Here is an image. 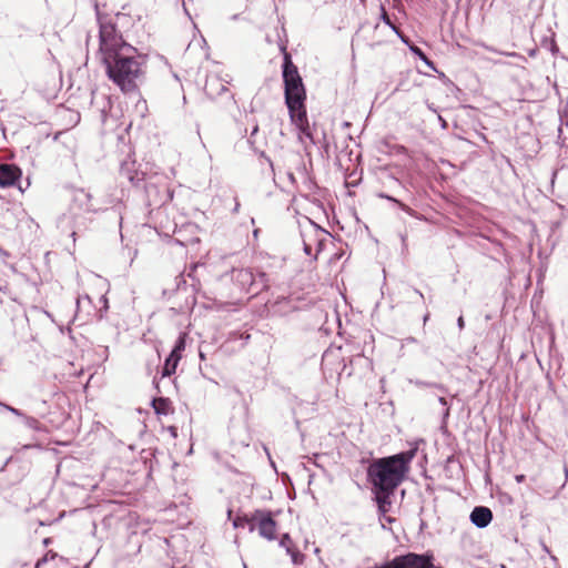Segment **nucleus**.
<instances>
[{"mask_svg": "<svg viewBox=\"0 0 568 568\" xmlns=\"http://www.w3.org/2000/svg\"><path fill=\"white\" fill-rule=\"evenodd\" d=\"M99 38V53L108 77L123 92L134 91L144 73L136 49L126 43L110 22L100 24Z\"/></svg>", "mask_w": 568, "mask_h": 568, "instance_id": "1", "label": "nucleus"}, {"mask_svg": "<svg viewBox=\"0 0 568 568\" xmlns=\"http://www.w3.org/2000/svg\"><path fill=\"white\" fill-rule=\"evenodd\" d=\"M416 449L373 459L367 467V481L372 485L377 504L386 503L403 483Z\"/></svg>", "mask_w": 568, "mask_h": 568, "instance_id": "2", "label": "nucleus"}, {"mask_svg": "<svg viewBox=\"0 0 568 568\" xmlns=\"http://www.w3.org/2000/svg\"><path fill=\"white\" fill-rule=\"evenodd\" d=\"M283 81L285 88V103L290 111L292 121L298 125L307 122L305 110V88L297 68L292 62L288 54H285L283 63Z\"/></svg>", "mask_w": 568, "mask_h": 568, "instance_id": "3", "label": "nucleus"}, {"mask_svg": "<svg viewBox=\"0 0 568 568\" xmlns=\"http://www.w3.org/2000/svg\"><path fill=\"white\" fill-rule=\"evenodd\" d=\"M432 554L407 552L396 556L382 565V568H434Z\"/></svg>", "mask_w": 568, "mask_h": 568, "instance_id": "4", "label": "nucleus"}, {"mask_svg": "<svg viewBox=\"0 0 568 568\" xmlns=\"http://www.w3.org/2000/svg\"><path fill=\"white\" fill-rule=\"evenodd\" d=\"M251 520H255L250 526V531L257 529L258 535L266 540L276 539L277 524L273 519L271 511L257 509L251 515Z\"/></svg>", "mask_w": 568, "mask_h": 568, "instance_id": "5", "label": "nucleus"}, {"mask_svg": "<svg viewBox=\"0 0 568 568\" xmlns=\"http://www.w3.org/2000/svg\"><path fill=\"white\" fill-rule=\"evenodd\" d=\"M229 81L221 79L216 74H209L205 81V93L214 99L227 91Z\"/></svg>", "mask_w": 568, "mask_h": 568, "instance_id": "6", "label": "nucleus"}, {"mask_svg": "<svg viewBox=\"0 0 568 568\" xmlns=\"http://www.w3.org/2000/svg\"><path fill=\"white\" fill-rule=\"evenodd\" d=\"M73 205L85 212H97L100 210L94 203L92 195L83 189L75 190L72 196Z\"/></svg>", "mask_w": 568, "mask_h": 568, "instance_id": "7", "label": "nucleus"}, {"mask_svg": "<svg viewBox=\"0 0 568 568\" xmlns=\"http://www.w3.org/2000/svg\"><path fill=\"white\" fill-rule=\"evenodd\" d=\"M21 175L19 168L11 164H0V186L13 185Z\"/></svg>", "mask_w": 568, "mask_h": 568, "instance_id": "8", "label": "nucleus"}, {"mask_svg": "<svg viewBox=\"0 0 568 568\" xmlns=\"http://www.w3.org/2000/svg\"><path fill=\"white\" fill-rule=\"evenodd\" d=\"M493 519V513L489 508L477 506L470 513V521L478 528L487 527Z\"/></svg>", "mask_w": 568, "mask_h": 568, "instance_id": "9", "label": "nucleus"}, {"mask_svg": "<svg viewBox=\"0 0 568 568\" xmlns=\"http://www.w3.org/2000/svg\"><path fill=\"white\" fill-rule=\"evenodd\" d=\"M234 281L247 293H251L252 286H254V274L248 268H241L233 271Z\"/></svg>", "mask_w": 568, "mask_h": 568, "instance_id": "10", "label": "nucleus"}, {"mask_svg": "<svg viewBox=\"0 0 568 568\" xmlns=\"http://www.w3.org/2000/svg\"><path fill=\"white\" fill-rule=\"evenodd\" d=\"M180 359H181V356H176L175 354H170L163 365L162 376L165 377V376H171L172 374H174Z\"/></svg>", "mask_w": 568, "mask_h": 568, "instance_id": "11", "label": "nucleus"}, {"mask_svg": "<svg viewBox=\"0 0 568 568\" xmlns=\"http://www.w3.org/2000/svg\"><path fill=\"white\" fill-rule=\"evenodd\" d=\"M268 287V278L267 275L263 272L254 275V286H252L251 293L258 294L260 292L266 290Z\"/></svg>", "mask_w": 568, "mask_h": 568, "instance_id": "12", "label": "nucleus"}, {"mask_svg": "<svg viewBox=\"0 0 568 568\" xmlns=\"http://www.w3.org/2000/svg\"><path fill=\"white\" fill-rule=\"evenodd\" d=\"M286 554L290 555L294 565H302L305 556L294 546L285 549Z\"/></svg>", "mask_w": 568, "mask_h": 568, "instance_id": "13", "label": "nucleus"}, {"mask_svg": "<svg viewBox=\"0 0 568 568\" xmlns=\"http://www.w3.org/2000/svg\"><path fill=\"white\" fill-rule=\"evenodd\" d=\"M255 520H251V516H247V515H244V516H237L234 520H233V526L234 528H244L245 526H247L250 528V526L252 524H254Z\"/></svg>", "mask_w": 568, "mask_h": 568, "instance_id": "14", "label": "nucleus"}, {"mask_svg": "<svg viewBox=\"0 0 568 568\" xmlns=\"http://www.w3.org/2000/svg\"><path fill=\"white\" fill-rule=\"evenodd\" d=\"M168 399L163 397L153 399V407L158 414H165V407L168 406Z\"/></svg>", "mask_w": 568, "mask_h": 568, "instance_id": "15", "label": "nucleus"}, {"mask_svg": "<svg viewBox=\"0 0 568 568\" xmlns=\"http://www.w3.org/2000/svg\"><path fill=\"white\" fill-rule=\"evenodd\" d=\"M185 348V337L184 335L179 336L178 341L175 342L174 348L172 349L171 354H175L176 356H181L182 351Z\"/></svg>", "mask_w": 568, "mask_h": 568, "instance_id": "16", "label": "nucleus"}, {"mask_svg": "<svg viewBox=\"0 0 568 568\" xmlns=\"http://www.w3.org/2000/svg\"><path fill=\"white\" fill-rule=\"evenodd\" d=\"M382 197H385L394 203H396L404 212H406L407 214L414 216L415 215V212L413 209H410L409 206H407L406 204L402 203L400 201L392 197V196H388V195H382Z\"/></svg>", "mask_w": 568, "mask_h": 568, "instance_id": "17", "label": "nucleus"}, {"mask_svg": "<svg viewBox=\"0 0 568 568\" xmlns=\"http://www.w3.org/2000/svg\"><path fill=\"white\" fill-rule=\"evenodd\" d=\"M24 425L30 429H39L40 428V422L31 416H23Z\"/></svg>", "mask_w": 568, "mask_h": 568, "instance_id": "18", "label": "nucleus"}, {"mask_svg": "<svg viewBox=\"0 0 568 568\" xmlns=\"http://www.w3.org/2000/svg\"><path fill=\"white\" fill-rule=\"evenodd\" d=\"M280 546L284 549L288 548V547H292L294 546V542L290 536V534H284L282 535L281 539H280Z\"/></svg>", "mask_w": 568, "mask_h": 568, "instance_id": "19", "label": "nucleus"}, {"mask_svg": "<svg viewBox=\"0 0 568 568\" xmlns=\"http://www.w3.org/2000/svg\"><path fill=\"white\" fill-rule=\"evenodd\" d=\"M414 384L418 387H437L439 389H442L443 387L436 383H427V382H423V381H416L414 382Z\"/></svg>", "mask_w": 568, "mask_h": 568, "instance_id": "20", "label": "nucleus"}, {"mask_svg": "<svg viewBox=\"0 0 568 568\" xmlns=\"http://www.w3.org/2000/svg\"><path fill=\"white\" fill-rule=\"evenodd\" d=\"M0 405L3 406L10 413L14 414L16 416H19V417H23L24 416V414L21 410L17 409V408H14L12 406L4 405V404H1V403H0Z\"/></svg>", "mask_w": 568, "mask_h": 568, "instance_id": "21", "label": "nucleus"}, {"mask_svg": "<svg viewBox=\"0 0 568 568\" xmlns=\"http://www.w3.org/2000/svg\"><path fill=\"white\" fill-rule=\"evenodd\" d=\"M84 301H85V302H88V303H91V298H90V296H89V295H84L83 297H79V298L77 300V308H78V312L80 311L81 305H82V303H83Z\"/></svg>", "mask_w": 568, "mask_h": 568, "instance_id": "22", "label": "nucleus"}, {"mask_svg": "<svg viewBox=\"0 0 568 568\" xmlns=\"http://www.w3.org/2000/svg\"><path fill=\"white\" fill-rule=\"evenodd\" d=\"M438 402L442 406H445L446 409H445V413H444V416H448L449 415V408L447 407L448 403H447V399L445 397H439L438 398Z\"/></svg>", "mask_w": 568, "mask_h": 568, "instance_id": "23", "label": "nucleus"}, {"mask_svg": "<svg viewBox=\"0 0 568 568\" xmlns=\"http://www.w3.org/2000/svg\"><path fill=\"white\" fill-rule=\"evenodd\" d=\"M257 132H258V125L255 123V124H254V126H253V129H252L251 135H250V138H248V143H250V144H252V145L254 144V140H253V138H254V135H255Z\"/></svg>", "mask_w": 568, "mask_h": 568, "instance_id": "24", "label": "nucleus"}, {"mask_svg": "<svg viewBox=\"0 0 568 568\" xmlns=\"http://www.w3.org/2000/svg\"><path fill=\"white\" fill-rule=\"evenodd\" d=\"M457 325H458V328L462 331L464 327H465V322H464V317L463 316H459L458 320H457Z\"/></svg>", "mask_w": 568, "mask_h": 568, "instance_id": "25", "label": "nucleus"}, {"mask_svg": "<svg viewBox=\"0 0 568 568\" xmlns=\"http://www.w3.org/2000/svg\"><path fill=\"white\" fill-rule=\"evenodd\" d=\"M47 562V557L37 560L34 568H40L42 564Z\"/></svg>", "mask_w": 568, "mask_h": 568, "instance_id": "26", "label": "nucleus"}, {"mask_svg": "<svg viewBox=\"0 0 568 568\" xmlns=\"http://www.w3.org/2000/svg\"><path fill=\"white\" fill-rule=\"evenodd\" d=\"M129 180L132 183H139L142 180V178H139L138 175H129Z\"/></svg>", "mask_w": 568, "mask_h": 568, "instance_id": "27", "label": "nucleus"}, {"mask_svg": "<svg viewBox=\"0 0 568 568\" xmlns=\"http://www.w3.org/2000/svg\"><path fill=\"white\" fill-rule=\"evenodd\" d=\"M101 302L103 303V310L106 311L109 306H108V300L104 295L101 296Z\"/></svg>", "mask_w": 568, "mask_h": 568, "instance_id": "28", "label": "nucleus"}, {"mask_svg": "<svg viewBox=\"0 0 568 568\" xmlns=\"http://www.w3.org/2000/svg\"><path fill=\"white\" fill-rule=\"evenodd\" d=\"M382 18H383V21H384L385 23H387V24H389V26H390V20H389L388 16H387V13H386L385 11L383 12Z\"/></svg>", "mask_w": 568, "mask_h": 568, "instance_id": "29", "label": "nucleus"}, {"mask_svg": "<svg viewBox=\"0 0 568 568\" xmlns=\"http://www.w3.org/2000/svg\"><path fill=\"white\" fill-rule=\"evenodd\" d=\"M413 293H414L415 295H417L422 301L424 300V295H423V293H422L420 291H418V290L414 288V290H413Z\"/></svg>", "mask_w": 568, "mask_h": 568, "instance_id": "30", "label": "nucleus"}, {"mask_svg": "<svg viewBox=\"0 0 568 568\" xmlns=\"http://www.w3.org/2000/svg\"><path fill=\"white\" fill-rule=\"evenodd\" d=\"M386 504H389V499H388L386 503L377 504V505H378L379 510L385 511V505H386Z\"/></svg>", "mask_w": 568, "mask_h": 568, "instance_id": "31", "label": "nucleus"}, {"mask_svg": "<svg viewBox=\"0 0 568 568\" xmlns=\"http://www.w3.org/2000/svg\"><path fill=\"white\" fill-rule=\"evenodd\" d=\"M197 264H194L192 267H191V271L189 272V276H192L193 275V272L197 268Z\"/></svg>", "mask_w": 568, "mask_h": 568, "instance_id": "32", "label": "nucleus"}, {"mask_svg": "<svg viewBox=\"0 0 568 568\" xmlns=\"http://www.w3.org/2000/svg\"><path fill=\"white\" fill-rule=\"evenodd\" d=\"M438 120L440 121L442 126H443V128H446V125H447V124H446V121H445L440 115L438 116Z\"/></svg>", "mask_w": 568, "mask_h": 568, "instance_id": "33", "label": "nucleus"}, {"mask_svg": "<svg viewBox=\"0 0 568 568\" xmlns=\"http://www.w3.org/2000/svg\"><path fill=\"white\" fill-rule=\"evenodd\" d=\"M173 199V193L172 192H168V200H172Z\"/></svg>", "mask_w": 568, "mask_h": 568, "instance_id": "34", "label": "nucleus"}, {"mask_svg": "<svg viewBox=\"0 0 568 568\" xmlns=\"http://www.w3.org/2000/svg\"><path fill=\"white\" fill-rule=\"evenodd\" d=\"M239 206H240V203L237 202V203L235 204V206H234V212H237Z\"/></svg>", "mask_w": 568, "mask_h": 568, "instance_id": "35", "label": "nucleus"}, {"mask_svg": "<svg viewBox=\"0 0 568 568\" xmlns=\"http://www.w3.org/2000/svg\"><path fill=\"white\" fill-rule=\"evenodd\" d=\"M311 251V247L308 245H305V252L308 254Z\"/></svg>", "mask_w": 568, "mask_h": 568, "instance_id": "36", "label": "nucleus"}, {"mask_svg": "<svg viewBox=\"0 0 568 568\" xmlns=\"http://www.w3.org/2000/svg\"><path fill=\"white\" fill-rule=\"evenodd\" d=\"M523 478H524V476H523V475L517 476V480H518V481H521V480H523Z\"/></svg>", "mask_w": 568, "mask_h": 568, "instance_id": "37", "label": "nucleus"}, {"mask_svg": "<svg viewBox=\"0 0 568 568\" xmlns=\"http://www.w3.org/2000/svg\"><path fill=\"white\" fill-rule=\"evenodd\" d=\"M171 435L176 436L175 428H172Z\"/></svg>", "mask_w": 568, "mask_h": 568, "instance_id": "38", "label": "nucleus"}, {"mask_svg": "<svg viewBox=\"0 0 568 568\" xmlns=\"http://www.w3.org/2000/svg\"><path fill=\"white\" fill-rule=\"evenodd\" d=\"M171 435L176 436L175 428H172Z\"/></svg>", "mask_w": 568, "mask_h": 568, "instance_id": "39", "label": "nucleus"}, {"mask_svg": "<svg viewBox=\"0 0 568 568\" xmlns=\"http://www.w3.org/2000/svg\"><path fill=\"white\" fill-rule=\"evenodd\" d=\"M428 317H429V315H428V314H427V315H425V317H424V322L428 321Z\"/></svg>", "mask_w": 568, "mask_h": 568, "instance_id": "40", "label": "nucleus"}]
</instances>
